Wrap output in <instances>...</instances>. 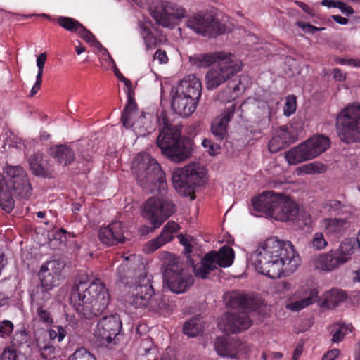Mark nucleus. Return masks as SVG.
<instances>
[{
    "label": "nucleus",
    "instance_id": "nucleus-16",
    "mask_svg": "<svg viewBox=\"0 0 360 360\" xmlns=\"http://www.w3.org/2000/svg\"><path fill=\"white\" fill-rule=\"evenodd\" d=\"M4 175L14 188V194L22 200H29L32 195V187L25 169L20 165L6 164Z\"/></svg>",
    "mask_w": 360,
    "mask_h": 360
},
{
    "label": "nucleus",
    "instance_id": "nucleus-24",
    "mask_svg": "<svg viewBox=\"0 0 360 360\" xmlns=\"http://www.w3.org/2000/svg\"><path fill=\"white\" fill-rule=\"evenodd\" d=\"M224 300L228 307L232 309H239L240 311H252L257 307V302L254 298L248 297L238 291H232L225 294Z\"/></svg>",
    "mask_w": 360,
    "mask_h": 360
},
{
    "label": "nucleus",
    "instance_id": "nucleus-21",
    "mask_svg": "<svg viewBox=\"0 0 360 360\" xmlns=\"http://www.w3.org/2000/svg\"><path fill=\"white\" fill-rule=\"evenodd\" d=\"M124 226L122 221H117L106 227H101L98 237L100 241L106 245L113 246L125 242Z\"/></svg>",
    "mask_w": 360,
    "mask_h": 360
},
{
    "label": "nucleus",
    "instance_id": "nucleus-64",
    "mask_svg": "<svg viewBox=\"0 0 360 360\" xmlns=\"http://www.w3.org/2000/svg\"><path fill=\"white\" fill-rule=\"evenodd\" d=\"M333 78L338 81H344L345 79V76L342 73V71L340 68H335L333 72Z\"/></svg>",
    "mask_w": 360,
    "mask_h": 360
},
{
    "label": "nucleus",
    "instance_id": "nucleus-18",
    "mask_svg": "<svg viewBox=\"0 0 360 360\" xmlns=\"http://www.w3.org/2000/svg\"><path fill=\"white\" fill-rule=\"evenodd\" d=\"M224 332L236 333L247 330L252 325L247 311L227 312L220 322Z\"/></svg>",
    "mask_w": 360,
    "mask_h": 360
},
{
    "label": "nucleus",
    "instance_id": "nucleus-25",
    "mask_svg": "<svg viewBox=\"0 0 360 360\" xmlns=\"http://www.w3.org/2000/svg\"><path fill=\"white\" fill-rule=\"evenodd\" d=\"M198 102L176 91L172 96L171 108L177 115L187 117L196 109Z\"/></svg>",
    "mask_w": 360,
    "mask_h": 360
},
{
    "label": "nucleus",
    "instance_id": "nucleus-1",
    "mask_svg": "<svg viewBox=\"0 0 360 360\" xmlns=\"http://www.w3.org/2000/svg\"><path fill=\"white\" fill-rule=\"evenodd\" d=\"M131 169L137 183L145 192L153 193L157 190L160 195L148 198L143 205L142 216L153 225L152 228L141 227V233L145 234L160 227L176 212V207L172 200L164 198L167 189L165 174L153 158L146 153H139L132 162Z\"/></svg>",
    "mask_w": 360,
    "mask_h": 360
},
{
    "label": "nucleus",
    "instance_id": "nucleus-51",
    "mask_svg": "<svg viewBox=\"0 0 360 360\" xmlns=\"http://www.w3.org/2000/svg\"><path fill=\"white\" fill-rule=\"evenodd\" d=\"M41 356L44 359L51 360L54 357L55 347L50 344L40 347Z\"/></svg>",
    "mask_w": 360,
    "mask_h": 360
},
{
    "label": "nucleus",
    "instance_id": "nucleus-44",
    "mask_svg": "<svg viewBox=\"0 0 360 360\" xmlns=\"http://www.w3.org/2000/svg\"><path fill=\"white\" fill-rule=\"evenodd\" d=\"M69 360H96V358L86 349L81 347L70 355Z\"/></svg>",
    "mask_w": 360,
    "mask_h": 360
},
{
    "label": "nucleus",
    "instance_id": "nucleus-54",
    "mask_svg": "<svg viewBox=\"0 0 360 360\" xmlns=\"http://www.w3.org/2000/svg\"><path fill=\"white\" fill-rule=\"evenodd\" d=\"M13 330V325L10 321L4 320L0 323V336L9 335Z\"/></svg>",
    "mask_w": 360,
    "mask_h": 360
},
{
    "label": "nucleus",
    "instance_id": "nucleus-3",
    "mask_svg": "<svg viewBox=\"0 0 360 360\" xmlns=\"http://www.w3.org/2000/svg\"><path fill=\"white\" fill-rule=\"evenodd\" d=\"M70 302L82 317L91 319L102 314L110 302V295L105 285L96 279L87 284L79 281L72 290Z\"/></svg>",
    "mask_w": 360,
    "mask_h": 360
},
{
    "label": "nucleus",
    "instance_id": "nucleus-6",
    "mask_svg": "<svg viewBox=\"0 0 360 360\" xmlns=\"http://www.w3.org/2000/svg\"><path fill=\"white\" fill-rule=\"evenodd\" d=\"M151 276L146 272L138 275L136 281L131 285V304L136 308L148 307L150 310L157 311L163 304L161 295L155 293Z\"/></svg>",
    "mask_w": 360,
    "mask_h": 360
},
{
    "label": "nucleus",
    "instance_id": "nucleus-59",
    "mask_svg": "<svg viewBox=\"0 0 360 360\" xmlns=\"http://www.w3.org/2000/svg\"><path fill=\"white\" fill-rule=\"evenodd\" d=\"M338 8L341 12L344 14H345L347 16H349L354 13V9L352 8V6L346 5L344 2L340 1L338 3Z\"/></svg>",
    "mask_w": 360,
    "mask_h": 360
},
{
    "label": "nucleus",
    "instance_id": "nucleus-57",
    "mask_svg": "<svg viewBox=\"0 0 360 360\" xmlns=\"http://www.w3.org/2000/svg\"><path fill=\"white\" fill-rule=\"evenodd\" d=\"M54 328L56 329L57 336H58V340L59 342L62 341L65 335L68 334V330L69 328L68 326L63 327L60 325L55 326Z\"/></svg>",
    "mask_w": 360,
    "mask_h": 360
},
{
    "label": "nucleus",
    "instance_id": "nucleus-17",
    "mask_svg": "<svg viewBox=\"0 0 360 360\" xmlns=\"http://www.w3.org/2000/svg\"><path fill=\"white\" fill-rule=\"evenodd\" d=\"M122 323L120 315L115 314L103 316L97 324V333L101 340L107 343L117 344L121 335Z\"/></svg>",
    "mask_w": 360,
    "mask_h": 360
},
{
    "label": "nucleus",
    "instance_id": "nucleus-61",
    "mask_svg": "<svg viewBox=\"0 0 360 360\" xmlns=\"http://www.w3.org/2000/svg\"><path fill=\"white\" fill-rule=\"evenodd\" d=\"M340 1L338 0H322L321 4L328 8H338Z\"/></svg>",
    "mask_w": 360,
    "mask_h": 360
},
{
    "label": "nucleus",
    "instance_id": "nucleus-34",
    "mask_svg": "<svg viewBox=\"0 0 360 360\" xmlns=\"http://www.w3.org/2000/svg\"><path fill=\"white\" fill-rule=\"evenodd\" d=\"M347 298L346 292L340 289H332L328 291L322 302V307L333 309Z\"/></svg>",
    "mask_w": 360,
    "mask_h": 360
},
{
    "label": "nucleus",
    "instance_id": "nucleus-41",
    "mask_svg": "<svg viewBox=\"0 0 360 360\" xmlns=\"http://www.w3.org/2000/svg\"><path fill=\"white\" fill-rule=\"evenodd\" d=\"M78 34L82 39L90 44L91 46L98 49L99 50H104L105 51H107V49L103 47L94 34L83 25H82V27H80Z\"/></svg>",
    "mask_w": 360,
    "mask_h": 360
},
{
    "label": "nucleus",
    "instance_id": "nucleus-7",
    "mask_svg": "<svg viewBox=\"0 0 360 360\" xmlns=\"http://www.w3.org/2000/svg\"><path fill=\"white\" fill-rule=\"evenodd\" d=\"M132 1L141 7L148 5L156 24L165 28L173 29L186 14V11L182 6L168 1H160L155 6L152 5L155 0Z\"/></svg>",
    "mask_w": 360,
    "mask_h": 360
},
{
    "label": "nucleus",
    "instance_id": "nucleus-5",
    "mask_svg": "<svg viewBox=\"0 0 360 360\" xmlns=\"http://www.w3.org/2000/svg\"><path fill=\"white\" fill-rule=\"evenodd\" d=\"M256 211L277 221H293L299 212L297 204L290 197L274 191H266L252 200Z\"/></svg>",
    "mask_w": 360,
    "mask_h": 360
},
{
    "label": "nucleus",
    "instance_id": "nucleus-19",
    "mask_svg": "<svg viewBox=\"0 0 360 360\" xmlns=\"http://www.w3.org/2000/svg\"><path fill=\"white\" fill-rule=\"evenodd\" d=\"M65 264L63 262L53 259L42 265L39 272V276L42 285L48 288H53L60 284L62 270Z\"/></svg>",
    "mask_w": 360,
    "mask_h": 360
},
{
    "label": "nucleus",
    "instance_id": "nucleus-32",
    "mask_svg": "<svg viewBox=\"0 0 360 360\" xmlns=\"http://www.w3.org/2000/svg\"><path fill=\"white\" fill-rule=\"evenodd\" d=\"M51 150V155L59 165L68 166L75 159L73 150L68 145H57Z\"/></svg>",
    "mask_w": 360,
    "mask_h": 360
},
{
    "label": "nucleus",
    "instance_id": "nucleus-49",
    "mask_svg": "<svg viewBox=\"0 0 360 360\" xmlns=\"http://www.w3.org/2000/svg\"><path fill=\"white\" fill-rule=\"evenodd\" d=\"M202 145L204 148H207V153L210 155H215L220 153V145L218 143H214L210 139H205L202 142Z\"/></svg>",
    "mask_w": 360,
    "mask_h": 360
},
{
    "label": "nucleus",
    "instance_id": "nucleus-38",
    "mask_svg": "<svg viewBox=\"0 0 360 360\" xmlns=\"http://www.w3.org/2000/svg\"><path fill=\"white\" fill-rule=\"evenodd\" d=\"M318 298V291L316 289H313L310 291L309 295L307 297L296 301L295 302L288 304V307L293 311H300L304 307L313 304L316 301Z\"/></svg>",
    "mask_w": 360,
    "mask_h": 360
},
{
    "label": "nucleus",
    "instance_id": "nucleus-47",
    "mask_svg": "<svg viewBox=\"0 0 360 360\" xmlns=\"http://www.w3.org/2000/svg\"><path fill=\"white\" fill-rule=\"evenodd\" d=\"M268 147L271 153H276L288 146L275 134L269 141Z\"/></svg>",
    "mask_w": 360,
    "mask_h": 360
},
{
    "label": "nucleus",
    "instance_id": "nucleus-37",
    "mask_svg": "<svg viewBox=\"0 0 360 360\" xmlns=\"http://www.w3.org/2000/svg\"><path fill=\"white\" fill-rule=\"evenodd\" d=\"M321 207L326 212L335 213L336 215H345V210H349L341 201L335 199L325 200L321 203Z\"/></svg>",
    "mask_w": 360,
    "mask_h": 360
},
{
    "label": "nucleus",
    "instance_id": "nucleus-62",
    "mask_svg": "<svg viewBox=\"0 0 360 360\" xmlns=\"http://www.w3.org/2000/svg\"><path fill=\"white\" fill-rule=\"evenodd\" d=\"M120 81H122V82H124V84H125V86L127 87L128 89V92H127V101H129V96H131V91H132V82L127 78H126L124 76L122 77V78L120 79Z\"/></svg>",
    "mask_w": 360,
    "mask_h": 360
},
{
    "label": "nucleus",
    "instance_id": "nucleus-43",
    "mask_svg": "<svg viewBox=\"0 0 360 360\" xmlns=\"http://www.w3.org/2000/svg\"><path fill=\"white\" fill-rule=\"evenodd\" d=\"M328 245L323 233L317 232L313 236L312 240L309 243L310 248L314 250L319 251L325 249Z\"/></svg>",
    "mask_w": 360,
    "mask_h": 360
},
{
    "label": "nucleus",
    "instance_id": "nucleus-14",
    "mask_svg": "<svg viewBox=\"0 0 360 360\" xmlns=\"http://www.w3.org/2000/svg\"><path fill=\"white\" fill-rule=\"evenodd\" d=\"M186 25L196 33L209 37L224 34L227 30L226 24L210 11H201L190 16Z\"/></svg>",
    "mask_w": 360,
    "mask_h": 360
},
{
    "label": "nucleus",
    "instance_id": "nucleus-2",
    "mask_svg": "<svg viewBox=\"0 0 360 360\" xmlns=\"http://www.w3.org/2000/svg\"><path fill=\"white\" fill-rule=\"evenodd\" d=\"M250 262L259 274L271 278H279L283 271L292 273L300 257L290 241L269 238L250 255Z\"/></svg>",
    "mask_w": 360,
    "mask_h": 360
},
{
    "label": "nucleus",
    "instance_id": "nucleus-56",
    "mask_svg": "<svg viewBox=\"0 0 360 360\" xmlns=\"http://www.w3.org/2000/svg\"><path fill=\"white\" fill-rule=\"evenodd\" d=\"M344 325H340V328L335 331L332 338L333 342H341L345 335H346V332H343Z\"/></svg>",
    "mask_w": 360,
    "mask_h": 360
},
{
    "label": "nucleus",
    "instance_id": "nucleus-50",
    "mask_svg": "<svg viewBox=\"0 0 360 360\" xmlns=\"http://www.w3.org/2000/svg\"><path fill=\"white\" fill-rule=\"evenodd\" d=\"M130 271L129 270L128 266L126 264L120 265L117 270V276L120 282L129 285V282L128 281V278L130 276Z\"/></svg>",
    "mask_w": 360,
    "mask_h": 360
},
{
    "label": "nucleus",
    "instance_id": "nucleus-8",
    "mask_svg": "<svg viewBox=\"0 0 360 360\" xmlns=\"http://www.w3.org/2000/svg\"><path fill=\"white\" fill-rule=\"evenodd\" d=\"M162 269L164 281L175 293H183L193 284V276L184 271V264L179 258L169 252L163 258Z\"/></svg>",
    "mask_w": 360,
    "mask_h": 360
},
{
    "label": "nucleus",
    "instance_id": "nucleus-30",
    "mask_svg": "<svg viewBox=\"0 0 360 360\" xmlns=\"http://www.w3.org/2000/svg\"><path fill=\"white\" fill-rule=\"evenodd\" d=\"M229 54L223 51L195 54L189 57V62L198 68H207L215 63H218L219 60H222Z\"/></svg>",
    "mask_w": 360,
    "mask_h": 360
},
{
    "label": "nucleus",
    "instance_id": "nucleus-60",
    "mask_svg": "<svg viewBox=\"0 0 360 360\" xmlns=\"http://www.w3.org/2000/svg\"><path fill=\"white\" fill-rule=\"evenodd\" d=\"M340 354V350L338 349H333L327 352L322 357V360H334Z\"/></svg>",
    "mask_w": 360,
    "mask_h": 360
},
{
    "label": "nucleus",
    "instance_id": "nucleus-20",
    "mask_svg": "<svg viewBox=\"0 0 360 360\" xmlns=\"http://www.w3.org/2000/svg\"><path fill=\"white\" fill-rule=\"evenodd\" d=\"M26 159L30 170L35 176L44 179L54 177V169L50 164L49 158L43 153L36 152L27 155Z\"/></svg>",
    "mask_w": 360,
    "mask_h": 360
},
{
    "label": "nucleus",
    "instance_id": "nucleus-58",
    "mask_svg": "<svg viewBox=\"0 0 360 360\" xmlns=\"http://www.w3.org/2000/svg\"><path fill=\"white\" fill-rule=\"evenodd\" d=\"M154 59H158L160 63H167L168 61V58L165 51L158 49L154 54Z\"/></svg>",
    "mask_w": 360,
    "mask_h": 360
},
{
    "label": "nucleus",
    "instance_id": "nucleus-29",
    "mask_svg": "<svg viewBox=\"0 0 360 360\" xmlns=\"http://www.w3.org/2000/svg\"><path fill=\"white\" fill-rule=\"evenodd\" d=\"M4 174L0 173V206L6 212H11L15 206L14 188Z\"/></svg>",
    "mask_w": 360,
    "mask_h": 360
},
{
    "label": "nucleus",
    "instance_id": "nucleus-35",
    "mask_svg": "<svg viewBox=\"0 0 360 360\" xmlns=\"http://www.w3.org/2000/svg\"><path fill=\"white\" fill-rule=\"evenodd\" d=\"M276 135L278 136L287 146H289L298 139L297 134L293 131L292 125L281 126L276 130Z\"/></svg>",
    "mask_w": 360,
    "mask_h": 360
},
{
    "label": "nucleus",
    "instance_id": "nucleus-28",
    "mask_svg": "<svg viewBox=\"0 0 360 360\" xmlns=\"http://www.w3.org/2000/svg\"><path fill=\"white\" fill-rule=\"evenodd\" d=\"M311 262L316 269L322 271H332L342 265L334 250L313 257Z\"/></svg>",
    "mask_w": 360,
    "mask_h": 360
},
{
    "label": "nucleus",
    "instance_id": "nucleus-48",
    "mask_svg": "<svg viewBox=\"0 0 360 360\" xmlns=\"http://www.w3.org/2000/svg\"><path fill=\"white\" fill-rule=\"evenodd\" d=\"M296 110V97L295 96H288L286 98L285 105L283 108V113L285 116L289 117Z\"/></svg>",
    "mask_w": 360,
    "mask_h": 360
},
{
    "label": "nucleus",
    "instance_id": "nucleus-46",
    "mask_svg": "<svg viewBox=\"0 0 360 360\" xmlns=\"http://www.w3.org/2000/svg\"><path fill=\"white\" fill-rule=\"evenodd\" d=\"M141 35L144 39L147 49H151L157 46V39L149 29L143 28Z\"/></svg>",
    "mask_w": 360,
    "mask_h": 360
},
{
    "label": "nucleus",
    "instance_id": "nucleus-11",
    "mask_svg": "<svg viewBox=\"0 0 360 360\" xmlns=\"http://www.w3.org/2000/svg\"><path fill=\"white\" fill-rule=\"evenodd\" d=\"M205 167L198 162H193L183 168H178L172 173V181L176 190L184 196L193 195V189L205 183Z\"/></svg>",
    "mask_w": 360,
    "mask_h": 360
},
{
    "label": "nucleus",
    "instance_id": "nucleus-36",
    "mask_svg": "<svg viewBox=\"0 0 360 360\" xmlns=\"http://www.w3.org/2000/svg\"><path fill=\"white\" fill-rule=\"evenodd\" d=\"M203 326L198 317H194L184 324L183 331L189 337H195L202 333Z\"/></svg>",
    "mask_w": 360,
    "mask_h": 360
},
{
    "label": "nucleus",
    "instance_id": "nucleus-42",
    "mask_svg": "<svg viewBox=\"0 0 360 360\" xmlns=\"http://www.w3.org/2000/svg\"><path fill=\"white\" fill-rule=\"evenodd\" d=\"M52 288H48L44 285H37L36 287L35 290L33 291V293L31 295V297L33 300L36 302H45L51 299V294L49 293V290Z\"/></svg>",
    "mask_w": 360,
    "mask_h": 360
},
{
    "label": "nucleus",
    "instance_id": "nucleus-63",
    "mask_svg": "<svg viewBox=\"0 0 360 360\" xmlns=\"http://www.w3.org/2000/svg\"><path fill=\"white\" fill-rule=\"evenodd\" d=\"M295 3L299 7H300L305 13H308V14H309L311 15H313L312 10L311 9V8L307 4H306L304 2L300 1H295Z\"/></svg>",
    "mask_w": 360,
    "mask_h": 360
},
{
    "label": "nucleus",
    "instance_id": "nucleus-33",
    "mask_svg": "<svg viewBox=\"0 0 360 360\" xmlns=\"http://www.w3.org/2000/svg\"><path fill=\"white\" fill-rule=\"evenodd\" d=\"M355 240L351 238L345 239L339 245V248L334 251L342 264H345L351 259L354 252Z\"/></svg>",
    "mask_w": 360,
    "mask_h": 360
},
{
    "label": "nucleus",
    "instance_id": "nucleus-22",
    "mask_svg": "<svg viewBox=\"0 0 360 360\" xmlns=\"http://www.w3.org/2000/svg\"><path fill=\"white\" fill-rule=\"evenodd\" d=\"M236 104L227 107L211 124V131L216 141H222L227 134V125L233 117Z\"/></svg>",
    "mask_w": 360,
    "mask_h": 360
},
{
    "label": "nucleus",
    "instance_id": "nucleus-26",
    "mask_svg": "<svg viewBox=\"0 0 360 360\" xmlns=\"http://www.w3.org/2000/svg\"><path fill=\"white\" fill-rule=\"evenodd\" d=\"M176 91L198 102L201 95L202 84L194 75H187L179 82Z\"/></svg>",
    "mask_w": 360,
    "mask_h": 360
},
{
    "label": "nucleus",
    "instance_id": "nucleus-40",
    "mask_svg": "<svg viewBox=\"0 0 360 360\" xmlns=\"http://www.w3.org/2000/svg\"><path fill=\"white\" fill-rule=\"evenodd\" d=\"M57 22L64 29L77 33H78L82 25L79 21L70 17H59L57 19Z\"/></svg>",
    "mask_w": 360,
    "mask_h": 360
},
{
    "label": "nucleus",
    "instance_id": "nucleus-10",
    "mask_svg": "<svg viewBox=\"0 0 360 360\" xmlns=\"http://www.w3.org/2000/svg\"><path fill=\"white\" fill-rule=\"evenodd\" d=\"M335 129L342 142H360V105H349L342 109L335 118Z\"/></svg>",
    "mask_w": 360,
    "mask_h": 360
},
{
    "label": "nucleus",
    "instance_id": "nucleus-55",
    "mask_svg": "<svg viewBox=\"0 0 360 360\" xmlns=\"http://www.w3.org/2000/svg\"><path fill=\"white\" fill-rule=\"evenodd\" d=\"M1 360H16V351L12 347H6L0 357Z\"/></svg>",
    "mask_w": 360,
    "mask_h": 360
},
{
    "label": "nucleus",
    "instance_id": "nucleus-27",
    "mask_svg": "<svg viewBox=\"0 0 360 360\" xmlns=\"http://www.w3.org/2000/svg\"><path fill=\"white\" fill-rule=\"evenodd\" d=\"M179 226L174 221H169L163 227L160 236L148 242L146 246L148 252H154L162 245L173 240V234L179 230Z\"/></svg>",
    "mask_w": 360,
    "mask_h": 360
},
{
    "label": "nucleus",
    "instance_id": "nucleus-12",
    "mask_svg": "<svg viewBox=\"0 0 360 360\" xmlns=\"http://www.w3.org/2000/svg\"><path fill=\"white\" fill-rule=\"evenodd\" d=\"M330 139L323 135L314 136L299 144L285 153V159L290 165H296L319 155L329 148Z\"/></svg>",
    "mask_w": 360,
    "mask_h": 360
},
{
    "label": "nucleus",
    "instance_id": "nucleus-53",
    "mask_svg": "<svg viewBox=\"0 0 360 360\" xmlns=\"http://www.w3.org/2000/svg\"><path fill=\"white\" fill-rule=\"evenodd\" d=\"M296 25H297L299 27L303 30L304 32L310 33V34H314L317 31H321L324 30L325 27H317L314 25H311L308 22H304L302 21H297L296 22Z\"/></svg>",
    "mask_w": 360,
    "mask_h": 360
},
{
    "label": "nucleus",
    "instance_id": "nucleus-13",
    "mask_svg": "<svg viewBox=\"0 0 360 360\" xmlns=\"http://www.w3.org/2000/svg\"><path fill=\"white\" fill-rule=\"evenodd\" d=\"M240 70V62L231 53L222 60H219L218 63L206 73L205 81L207 89H216Z\"/></svg>",
    "mask_w": 360,
    "mask_h": 360
},
{
    "label": "nucleus",
    "instance_id": "nucleus-9",
    "mask_svg": "<svg viewBox=\"0 0 360 360\" xmlns=\"http://www.w3.org/2000/svg\"><path fill=\"white\" fill-rule=\"evenodd\" d=\"M234 257L233 250L229 246L224 245L217 252L212 250L207 252L197 264L191 255L187 257L186 262L192 266L196 277L205 279L212 271L217 268V266L224 268L231 266Z\"/></svg>",
    "mask_w": 360,
    "mask_h": 360
},
{
    "label": "nucleus",
    "instance_id": "nucleus-15",
    "mask_svg": "<svg viewBox=\"0 0 360 360\" xmlns=\"http://www.w3.org/2000/svg\"><path fill=\"white\" fill-rule=\"evenodd\" d=\"M121 121L127 129L134 127L138 136H146L154 129L143 112L138 116L137 105L131 96H129V101L122 111Z\"/></svg>",
    "mask_w": 360,
    "mask_h": 360
},
{
    "label": "nucleus",
    "instance_id": "nucleus-52",
    "mask_svg": "<svg viewBox=\"0 0 360 360\" xmlns=\"http://www.w3.org/2000/svg\"><path fill=\"white\" fill-rule=\"evenodd\" d=\"M41 302L38 303L39 307L37 310V315L39 319L45 323H51L53 322V319L51 313L44 309L42 306H41Z\"/></svg>",
    "mask_w": 360,
    "mask_h": 360
},
{
    "label": "nucleus",
    "instance_id": "nucleus-45",
    "mask_svg": "<svg viewBox=\"0 0 360 360\" xmlns=\"http://www.w3.org/2000/svg\"><path fill=\"white\" fill-rule=\"evenodd\" d=\"M30 336L25 330H21L16 332L11 341L13 347H20L27 344L29 342Z\"/></svg>",
    "mask_w": 360,
    "mask_h": 360
},
{
    "label": "nucleus",
    "instance_id": "nucleus-23",
    "mask_svg": "<svg viewBox=\"0 0 360 360\" xmlns=\"http://www.w3.org/2000/svg\"><path fill=\"white\" fill-rule=\"evenodd\" d=\"M352 218V211L345 210L344 217L327 218L322 221V224L327 234L343 236L350 227Z\"/></svg>",
    "mask_w": 360,
    "mask_h": 360
},
{
    "label": "nucleus",
    "instance_id": "nucleus-4",
    "mask_svg": "<svg viewBox=\"0 0 360 360\" xmlns=\"http://www.w3.org/2000/svg\"><path fill=\"white\" fill-rule=\"evenodd\" d=\"M160 132L157 146L162 154L169 160L180 163L189 158L193 149V141L182 136V125L169 121L165 115L160 117Z\"/></svg>",
    "mask_w": 360,
    "mask_h": 360
},
{
    "label": "nucleus",
    "instance_id": "nucleus-31",
    "mask_svg": "<svg viewBox=\"0 0 360 360\" xmlns=\"http://www.w3.org/2000/svg\"><path fill=\"white\" fill-rule=\"evenodd\" d=\"M214 349L218 355L223 357L235 359L238 355V349L235 342L229 341L223 337L217 338Z\"/></svg>",
    "mask_w": 360,
    "mask_h": 360
},
{
    "label": "nucleus",
    "instance_id": "nucleus-39",
    "mask_svg": "<svg viewBox=\"0 0 360 360\" xmlns=\"http://www.w3.org/2000/svg\"><path fill=\"white\" fill-rule=\"evenodd\" d=\"M139 357L152 356L155 357L158 354L157 348L153 346L152 338L147 337L143 339L137 350Z\"/></svg>",
    "mask_w": 360,
    "mask_h": 360
}]
</instances>
